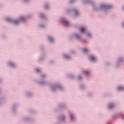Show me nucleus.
I'll return each mask as SVG.
<instances>
[{"label": "nucleus", "mask_w": 124, "mask_h": 124, "mask_svg": "<svg viewBox=\"0 0 124 124\" xmlns=\"http://www.w3.org/2000/svg\"><path fill=\"white\" fill-rule=\"evenodd\" d=\"M62 22L65 26H68V25H69V22L66 21L65 19H62Z\"/></svg>", "instance_id": "nucleus-1"}, {"label": "nucleus", "mask_w": 124, "mask_h": 124, "mask_svg": "<svg viewBox=\"0 0 124 124\" xmlns=\"http://www.w3.org/2000/svg\"><path fill=\"white\" fill-rule=\"evenodd\" d=\"M102 7H105V8L108 9V8H110L111 6L109 5H102Z\"/></svg>", "instance_id": "nucleus-2"}, {"label": "nucleus", "mask_w": 124, "mask_h": 124, "mask_svg": "<svg viewBox=\"0 0 124 124\" xmlns=\"http://www.w3.org/2000/svg\"><path fill=\"white\" fill-rule=\"evenodd\" d=\"M84 31H85V28L84 27L80 28V31H81V32H84Z\"/></svg>", "instance_id": "nucleus-3"}, {"label": "nucleus", "mask_w": 124, "mask_h": 124, "mask_svg": "<svg viewBox=\"0 0 124 124\" xmlns=\"http://www.w3.org/2000/svg\"><path fill=\"white\" fill-rule=\"evenodd\" d=\"M90 59L91 60V61H95V58L93 56H91Z\"/></svg>", "instance_id": "nucleus-4"}, {"label": "nucleus", "mask_w": 124, "mask_h": 124, "mask_svg": "<svg viewBox=\"0 0 124 124\" xmlns=\"http://www.w3.org/2000/svg\"><path fill=\"white\" fill-rule=\"evenodd\" d=\"M19 20H15V21H14L13 23L15 25H17V24H18V23H19Z\"/></svg>", "instance_id": "nucleus-5"}, {"label": "nucleus", "mask_w": 124, "mask_h": 124, "mask_svg": "<svg viewBox=\"0 0 124 124\" xmlns=\"http://www.w3.org/2000/svg\"><path fill=\"white\" fill-rule=\"evenodd\" d=\"M113 107H114V105L113 104H109L108 106L109 109H111V108H113Z\"/></svg>", "instance_id": "nucleus-6"}, {"label": "nucleus", "mask_w": 124, "mask_h": 124, "mask_svg": "<svg viewBox=\"0 0 124 124\" xmlns=\"http://www.w3.org/2000/svg\"><path fill=\"white\" fill-rule=\"evenodd\" d=\"M83 52H84V53H87V52H88V49L87 48H84L83 49Z\"/></svg>", "instance_id": "nucleus-7"}, {"label": "nucleus", "mask_w": 124, "mask_h": 124, "mask_svg": "<svg viewBox=\"0 0 124 124\" xmlns=\"http://www.w3.org/2000/svg\"><path fill=\"white\" fill-rule=\"evenodd\" d=\"M118 89V90H124V87H123V86L119 87Z\"/></svg>", "instance_id": "nucleus-8"}, {"label": "nucleus", "mask_w": 124, "mask_h": 124, "mask_svg": "<svg viewBox=\"0 0 124 124\" xmlns=\"http://www.w3.org/2000/svg\"><path fill=\"white\" fill-rule=\"evenodd\" d=\"M89 73L90 72L89 71H84V74H89Z\"/></svg>", "instance_id": "nucleus-9"}, {"label": "nucleus", "mask_w": 124, "mask_h": 124, "mask_svg": "<svg viewBox=\"0 0 124 124\" xmlns=\"http://www.w3.org/2000/svg\"><path fill=\"white\" fill-rule=\"evenodd\" d=\"M49 41L52 42V41H53V39H52V37H49Z\"/></svg>", "instance_id": "nucleus-10"}, {"label": "nucleus", "mask_w": 124, "mask_h": 124, "mask_svg": "<svg viewBox=\"0 0 124 124\" xmlns=\"http://www.w3.org/2000/svg\"><path fill=\"white\" fill-rule=\"evenodd\" d=\"M64 58H65V59H69V56H68V55H64Z\"/></svg>", "instance_id": "nucleus-11"}, {"label": "nucleus", "mask_w": 124, "mask_h": 124, "mask_svg": "<svg viewBox=\"0 0 124 124\" xmlns=\"http://www.w3.org/2000/svg\"><path fill=\"white\" fill-rule=\"evenodd\" d=\"M24 17H21L19 21H24Z\"/></svg>", "instance_id": "nucleus-12"}, {"label": "nucleus", "mask_w": 124, "mask_h": 124, "mask_svg": "<svg viewBox=\"0 0 124 124\" xmlns=\"http://www.w3.org/2000/svg\"><path fill=\"white\" fill-rule=\"evenodd\" d=\"M7 22H10L11 21V19L10 18H7Z\"/></svg>", "instance_id": "nucleus-13"}, {"label": "nucleus", "mask_w": 124, "mask_h": 124, "mask_svg": "<svg viewBox=\"0 0 124 124\" xmlns=\"http://www.w3.org/2000/svg\"><path fill=\"white\" fill-rule=\"evenodd\" d=\"M74 118V116L73 115H71V119L72 120H73V118Z\"/></svg>", "instance_id": "nucleus-14"}, {"label": "nucleus", "mask_w": 124, "mask_h": 124, "mask_svg": "<svg viewBox=\"0 0 124 124\" xmlns=\"http://www.w3.org/2000/svg\"><path fill=\"white\" fill-rule=\"evenodd\" d=\"M75 13H76V15H78V12H77V11H75Z\"/></svg>", "instance_id": "nucleus-15"}, {"label": "nucleus", "mask_w": 124, "mask_h": 124, "mask_svg": "<svg viewBox=\"0 0 124 124\" xmlns=\"http://www.w3.org/2000/svg\"><path fill=\"white\" fill-rule=\"evenodd\" d=\"M39 71H40V70H39V69H36V72H39Z\"/></svg>", "instance_id": "nucleus-16"}, {"label": "nucleus", "mask_w": 124, "mask_h": 124, "mask_svg": "<svg viewBox=\"0 0 124 124\" xmlns=\"http://www.w3.org/2000/svg\"><path fill=\"white\" fill-rule=\"evenodd\" d=\"M87 35H88V36H91V34H90L89 33H88L87 34Z\"/></svg>", "instance_id": "nucleus-17"}, {"label": "nucleus", "mask_w": 124, "mask_h": 124, "mask_svg": "<svg viewBox=\"0 0 124 124\" xmlns=\"http://www.w3.org/2000/svg\"><path fill=\"white\" fill-rule=\"evenodd\" d=\"M81 79V77H78V79L80 80Z\"/></svg>", "instance_id": "nucleus-18"}, {"label": "nucleus", "mask_w": 124, "mask_h": 124, "mask_svg": "<svg viewBox=\"0 0 124 124\" xmlns=\"http://www.w3.org/2000/svg\"><path fill=\"white\" fill-rule=\"evenodd\" d=\"M123 26L124 27V24H123Z\"/></svg>", "instance_id": "nucleus-19"}]
</instances>
